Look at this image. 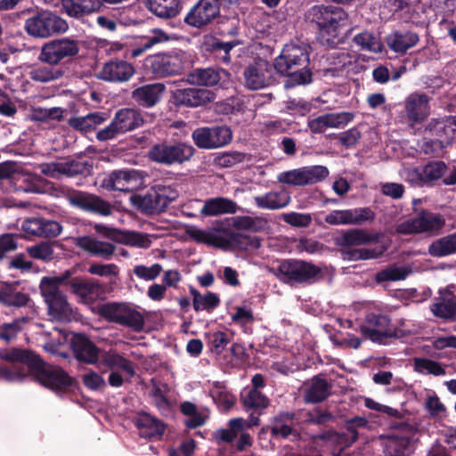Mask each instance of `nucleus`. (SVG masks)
Wrapping results in <instances>:
<instances>
[{
  "mask_svg": "<svg viewBox=\"0 0 456 456\" xmlns=\"http://www.w3.org/2000/svg\"><path fill=\"white\" fill-rule=\"evenodd\" d=\"M134 74V66L126 61L113 59L104 63L99 77L109 82H127Z\"/></svg>",
  "mask_w": 456,
  "mask_h": 456,
  "instance_id": "obj_25",
  "label": "nucleus"
},
{
  "mask_svg": "<svg viewBox=\"0 0 456 456\" xmlns=\"http://www.w3.org/2000/svg\"><path fill=\"white\" fill-rule=\"evenodd\" d=\"M0 359L12 363H20L24 368L14 370L0 367V377L13 381L28 376L46 388L55 392H65L73 384V379L61 367L47 363L39 354L27 348L12 347L0 353Z\"/></svg>",
  "mask_w": 456,
  "mask_h": 456,
  "instance_id": "obj_1",
  "label": "nucleus"
},
{
  "mask_svg": "<svg viewBox=\"0 0 456 456\" xmlns=\"http://www.w3.org/2000/svg\"><path fill=\"white\" fill-rule=\"evenodd\" d=\"M436 317L444 320H453L456 316V295L449 289H440L439 297L430 307Z\"/></svg>",
  "mask_w": 456,
  "mask_h": 456,
  "instance_id": "obj_31",
  "label": "nucleus"
},
{
  "mask_svg": "<svg viewBox=\"0 0 456 456\" xmlns=\"http://www.w3.org/2000/svg\"><path fill=\"white\" fill-rule=\"evenodd\" d=\"M201 243L214 246L224 250H256L261 247L262 240L241 232H235L230 229L206 232L201 230Z\"/></svg>",
  "mask_w": 456,
  "mask_h": 456,
  "instance_id": "obj_7",
  "label": "nucleus"
},
{
  "mask_svg": "<svg viewBox=\"0 0 456 456\" xmlns=\"http://www.w3.org/2000/svg\"><path fill=\"white\" fill-rule=\"evenodd\" d=\"M232 139V133L226 126L201 127V148L214 149L228 144Z\"/></svg>",
  "mask_w": 456,
  "mask_h": 456,
  "instance_id": "obj_30",
  "label": "nucleus"
},
{
  "mask_svg": "<svg viewBox=\"0 0 456 456\" xmlns=\"http://www.w3.org/2000/svg\"><path fill=\"white\" fill-rule=\"evenodd\" d=\"M310 50V46L305 44H286L280 55L274 59L279 74L286 77L285 88H294L313 82Z\"/></svg>",
  "mask_w": 456,
  "mask_h": 456,
  "instance_id": "obj_2",
  "label": "nucleus"
},
{
  "mask_svg": "<svg viewBox=\"0 0 456 456\" xmlns=\"http://www.w3.org/2000/svg\"><path fill=\"white\" fill-rule=\"evenodd\" d=\"M419 40V35L413 31L395 30L387 36L388 47L395 53L403 54L410 48L415 46Z\"/></svg>",
  "mask_w": 456,
  "mask_h": 456,
  "instance_id": "obj_35",
  "label": "nucleus"
},
{
  "mask_svg": "<svg viewBox=\"0 0 456 456\" xmlns=\"http://www.w3.org/2000/svg\"><path fill=\"white\" fill-rule=\"evenodd\" d=\"M426 132L446 145L451 144L456 135V115L431 119L426 127Z\"/></svg>",
  "mask_w": 456,
  "mask_h": 456,
  "instance_id": "obj_28",
  "label": "nucleus"
},
{
  "mask_svg": "<svg viewBox=\"0 0 456 456\" xmlns=\"http://www.w3.org/2000/svg\"><path fill=\"white\" fill-rule=\"evenodd\" d=\"M232 2V0H201V26L208 24L219 14L222 4Z\"/></svg>",
  "mask_w": 456,
  "mask_h": 456,
  "instance_id": "obj_54",
  "label": "nucleus"
},
{
  "mask_svg": "<svg viewBox=\"0 0 456 456\" xmlns=\"http://www.w3.org/2000/svg\"><path fill=\"white\" fill-rule=\"evenodd\" d=\"M361 138L362 133L356 126L340 133L338 136L340 144L346 149L354 147L359 142Z\"/></svg>",
  "mask_w": 456,
  "mask_h": 456,
  "instance_id": "obj_64",
  "label": "nucleus"
},
{
  "mask_svg": "<svg viewBox=\"0 0 456 456\" xmlns=\"http://www.w3.org/2000/svg\"><path fill=\"white\" fill-rule=\"evenodd\" d=\"M232 320L235 324L241 326L244 332H252V324L255 322V318L250 309L245 306L237 307L235 313L232 316Z\"/></svg>",
  "mask_w": 456,
  "mask_h": 456,
  "instance_id": "obj_59",
  "label": "nucleus"
},
{
  "mask_svg": "<svg viewBox=\"0 0 456 456\" xmlns=\"http://www.w3.org/2000/svg\"><path fill=\"white\" fill-rule=\"evenodd\" d=\"M413 369L418 373H424L426 371L435 376H443L446 373L440 362L428 358H414Z\"/></svg>",
  "mask_w": 456,
  "mask_h": 456,
  "instance_id": "obj_53",
  "label": "nucleus"
},
{
  "mask_svg": "<svg viewBox=\"0 0 456 456\" xmlns=\"http://www.w3.org/2000/svg\"><path fill=\"white\" fill-rule=\"evenodd\" d=\"M133 272L139 279L153 281L162 272V266L159 264H153L151 266L138 265L134 267Z\"/></svg>",
  "mask_w": 456,
  "mask_h": 456,
  "instance_id": "obj_62",
  "label": "nucleus"
},
{
  "mask_svg": "<svg viewBox=\"0 0 456 456\" xmlns=\"http://www.w3.org/2000/svg\"><path fill=\"white\" fill-rule=\"evenodd\" d=\"M151 12L163 19L175 17L180 12V0H146Z\"/></svg>",
  "mask_w": 456,
  "mask_h": 456,
  "instance_id": "obj_40",
  "label": "nucleus"
},
{
  "mask_svg": "<svg viewBox=\"0 0 456 456\" xmlns=\"http://www.w3.org/2000/svg\"><path fill=\"white\" fill-rule=\"evenodd\" d=\"M74 245L95 257L109 261L116 252V245L112 242L101 240L94 234L73 237Z\"/></svg>",
  "mask_w": 456,
  "mask_h": 456,
  "instance_id": "obj_20",
  "label": "nucleus"
},
{
  "mask_svg": "<svg viewBox=\"0 0 456 456\" xmlns=\"http://www.w3.org/2000/svg\"><path fill=\"white\" fill-rule=\"evenodd\" d=\"M180 411L189 419L184 420V425L188 428H196L200 427V412L195 403L185 401L180 404Z\"/></svg>",
  "mask_w": 456,
  "mask_h": 456,
  "instance_id": "obj_60",
  "label": "nucleus"
},
{
  "mask_svg": "<svg viewBox=\"0 0 456 456\" xmlns=\"http://www.w3.org/2000/svg\"><path fill=\"white\" fill-rule=\"evenodd\" d=\"M143 123L142 115L138 110L132 108L120 109L115 113L111 122L96 133V139L100 142L115 139L126 132L142 126Z\"/></svg>",
  "mask_w": 456,
  "mask_h": 456,
  "instance_id": "obj_12",
  "label": "nucleus"
},
{
  "mask_svg": "<svg viewBox=\"0 0 456 456\" xmlns=\"http://www.w3.org/2000/svg\"><path fill=\"white\" fill-rule=\"evenodd\" d=\"M144 66L155 78H165L182 74L184 61L180 51L173 50L148 56Z\"/></svg>",
  "mask_w": 456,
  "mask_h": 456,
  "instance_id": "obj_14",
  "label": "nucleus"
},
{
  "mask_svg": "<svg viewBox=\"0 0 456 456\" xmlns=\"http://www.w3.org/2000/svg\"><path fill=\"white\" fill-rule=\"evenodd\" d=\"M238 45L236 40L223 42L216 37L205 36L201 43V54L206 60L228 65L231 62L230 53Z\"/></svg>",
  "mask_w": 456,
  "mask_h": 456,
  "instance_id": "obj_19",
  "label": "nucleus"
},
{
  "mask_svg": "<svg viewBox=\"0 0 456 456\" xmlns=\"http://www.w3.org/2000/svg\"><path fill=\"white\" fill-rule=\"evenodd\" d=\"M205 340L209 352L216 356L220 355L230 343V336L224 331L205 333Z\"/></svg>",
  "mask_w": 456,
  "mask_h": 456,
  "instance_id": "obj_49",
  "label": "nucleus"
},
{
  "mask_svg": "<svg viewBox=\"0 0 456 456\" xmlns=\"http://www.w3.org/2000/svg\"><path fill=\"white\" fill-rule=\"evenodd\" d=\"M240 402L243 409L250 412L248 426H258L259 416L270 404L269 398L261 391H249L245 387L240 392Z\"/></svg>",
  "mask_w": 456,
  "mask_h": 456,
  "instance_id": "obj_24",
  "label": "nucleus"
},
{
  "mask_svg": "<svg viewBox=\"0 0 456 456\" xmlns=\"http://www.w3.org/2000/svg\"><path fill=\"white\" fill-rule=\"evenodd\" d=\"M305 20L314 24L326 44L332 48L341 42V29L346 27L348 14L339 7L334 5L315 4L305 12Z\"/></svg>",
  "mask_w": 456,
  "mask_h": 456,
  "instance_id": "obj_3",
  "label": "nucleus"
},
{
  "mask_svg": "<svg viewBox=\"0 0 456 456\" xmlns=\"http://www.w3.org/2000/svg\"><path fill=\"white\" fill-rule=\"evenodd\" d=\"M64 72L60 68L53 66H40L34 68L30 72V78L37 82L47 83L61 78Z\"/></svg>",
  "mask_w": 456,
  "mask_h": 456,
  "instance_id": "obj_52",
  "label": "nucleus"
},
{
  "mask_svg": "<svg viewBox=\"0 0 456 456\" xmlns=\"http://www.w3.org/2000/svg\"><path fill=\"white\" fill-rule=\"evenodd\" d=\"M279 74L275 62L257 57L243 70L245 86L250 90H259L279 83Z\"/></svg>",
  "mask_w": 456,
  "mask_h": 456,
  "instance_id": "obj_11",
  "label": "nucleus"
},
{
  "mask_svg": "<svg viewBox=\"0 0 456 456\" xmlns=\"http://www.w3.org/2000/svg\"><path fill=\"white\" fill-rule=\"evenodd\" d=\"M53 190L56 197L67 200L69 205L76 208L101 216H109L112 214L113 206L99 195L66 185L53 187Z\"/></svg>",
  "mask_w": 456,
  "mask_h": 456,
  "instance_id": "obj_8",
  "label": "nucleus"
},
{
  "mask_svg": "<svg viewBox=\"0 0 456 456\" xmlns=\"http://www.w3.org/2000/svg\"><path fill=\"white\" fill-rule=\"evenodd\" d=\"M61 9L70 18L81 20L101 11L99 0H61Z\"/></svg>",
  "mask_w": 456,
  "mask_h": 456,
  "instance_id": "obj_33",
  "label": "nucleus"
},
{
  "mask_svg": "<svg viewBox=\"0 0 456 456\" xmlns=\"http://www.w3.org/2000/svg\"><path fill=\"white\" fill-rule=\"evenodd\" d=\"M386 456H408L411 452V439L408 436L389 435L383 441Z\"/></svg>",
  "mask_w": 456,
  "mask_h": 456,
  "instance_id": "obj_38",
  "label": "nucleus"
},
{
  "mask_svg": "<svg viewBox=\"0 0 456 456\" xmlns=\"http://www.w3.org/2000/svg\"><path fill=\"white\" fill-rule=\"evenodd\" d=\"M240 208L231 199L217 197L205 200L201 215L207 216L235 214Z\"/></svg>",
  "mask_w": 456,
  "mask_h": 456,
  "instance_id": "obj_37",
  "label": "nucleus"
},
{
  "mask_svg": "<svg viewBox=\"0 0 456 456\" xmlns=\"http://www.w3.org/2000/svg\"><path fill=\"white\" fill-rule=\"evenodd\" d=\"M133 423L139 430L140 436L148 439H159L166 428L162 421L144 411L137 413L133 419Z\"/></svg>",
  "mask_w": 456,
  "mask_h": 456,
  "instance_id": "obj_29",
  "label": "nucleus"
},
{
  "mask_svg": "<svg viewBox=\"0 0 456 456\" xmlns=\"http://www.w3.org/2000/svg\"><path fill=\"white\" fill-rule=\"evenodd\" d=\"M195 150L184 142L170 143L163 142L151 146L148 158L153 162L171 166L180 164L191 159Z\"/></svg>",
  "mask_w": 456,
  "mask_h": 456,
  "instance_id": "obj_15",
  "label": "nucleus"
},
{
  "mask_svg": "<svg viewBox=\"0 0 456 456\" xmlns=\"http://www.w3.org/2000/svg\"><path fill=\"white\" fill-rule=\"evenodd\" d=\"M246 154L240 151H224L215 155L214 164L223 167H232L245 160Z\"/></svg>",
  "mask_w": 456,
  "mask_h": 456,
  "instance_id": "obj_57",
  "label": "nucleus"
},
{
  "mask_svg": "<svg viewBox=\"0 0 456 456\" xmlns=\"http://www.w3.org/2000/svg\"><path fill=\"white\" fill-rule=\"evenodd\" d=\"M409 273L405 267H398L394 265L378 272L375 279L378 283L402 281L406 279Z\"/></svg>",
  "mask_w": 456,
  "mask_h": 456,
  "instance_id": "obj_55",
  "label": "nucleus"
},
{
  "mask_svg": "<svg viewBox=\"0 0 456 456\" xmlns=\"http://www.w3.org/2000/svg\"><path fill=\"white\" fill-rule=\"evenodd\" d=\"M69 277V272H63L59 276H45L40 281V292L47 305L48 313L58 321H69L72 315V308L67 297L60 290L61 286L66 287Z\"/></svg>",
  "mask_w": 456,
  "mask_h": 456,
  "instance_id": "obj_4",
  "label": "nucleus"
},
{
  "mask_svg": "<svg viewBox=\"0 0 456 456\" xmlns=\"http://www.w3.org/2000/svg\"><path fill=\"white\" fill-rule=\"evenodd\" d=\"M70 273V277L67 280L66 287H69L70 292L79 297L83 302L92 303L99 297L102 288L99 281L92 278H84L75 276V270H66Z\"/></svg>",
  "mask_w": 456,
  "mask_h": 456,
  "instance_id": "obj_21",
  "label": "nucleus"
},
{
  "mask_svg": "<svg viewBox=\"0 0 456 456\" xmlns=\"http://www.w3.org/2000/svg\"><path fill=\"white\" fill-rule=\"evenodd\" d=\"M178 195V191L173 186L157 183L144 193H132L129 200L140 213L153 216L165 212Z\"/></svg>",
  "mask_w": 456,
  "mask_h": 456,
  "instance_id": "obj_5",
  "label": "nucleus"
},
{
  "mask_svg": "<svg viewBox=\"0 0 456 456\" xmlns=\"http://www.w3.org/2000/svg\"><path fill=\"white\" fill-rule=\"evenodd\" d=\"M445 225V219L436 213L421 209L416 216L396 224L395 232L402 235L428 233L438 235Z\"/></svg>",
  "mask_w": 456,
  "mask_h": 456,
  "instance_id": "obj_13",
  "label": "nucleus"
},
{
  "mask_svg": "<svg viewBox=\"0 0 456 456\" xmlns=\"http://www.w3.org/2000/svg\"><path fill=\"white\" fill-rule=\"evenodd\" d=\"M424 177L427 183L431 184L433 182L439 180L447 170V166L444 161H429L422 167Z\"/></svg>",
  "mask_w": 456,
  "mask_h": 456,
  "instance_id": "obj_58",
  "label": "nucleus"
},
{
  "mask_svg": "<svg viewBox=\"0 0 456 456\" xmlns=\"http://www.w3.org/2000/svg\"><path fill=\"white\" fill-rule=\"evenodd\" d=\"M329 127L339 128L346 126L352 122L354 115L349 111H342L338 113H325L323 114Z\"/></svg>",
  "mask_w": 456,
  "mask_h": 456,
  "instance_id": "obj_61",
  "label": "nucleus"
},
{
  "mask_svg": "<svg viewBox=\"0 0 456 456\" xmlns=\"http://www.w3.org/2000/svg\"><path fill=\"white\" fill-rule=\"evenodd\" d=\"M101 363L112 370L115 369L121 370L127 373L130 378L135 375L133 362L115 350L104 352L101 357Z\"/></svg>",
  "mask_w": 456,
  "mask_h": 456,
  "instance_id": "obj_41",
  "label": "nucleus"
},
{
  "mask_svg": "<svg viewBox=\"0 0 456 456\" xmlns=\"http://www.w3.org/2000/svg\"><path fill=\"white\" fill-rule=\"evenodd\" d=\"M322 273L321 267L299 259L282 260L277 267V276L287 284H312Z\"/></svg>",
  "mask_w": 456,
  "mask_h": 456,
  "instance_id": "obj_10",
  "label": "nucleus"
},
{
  "mask_svg": "<svg viewBox=\"0 0 456 456\" xmlns=\"http://www.w3.org/2000/svg\"><path fill=\"white\" fill-rule=\"evenodd\" d=\"M85 169V164L79 161L70 160L47 164L46 168L43 169V173L53 177L55 176L56 174H61L72 177L77 175L83 174Z\"/></svg>",
  "mask_w": 456,
  "mask_h": 456,
  "instance_id": "obj_44",
  "label": "nucleus"
},
{
  "mask_svg": "<svg viewBox=\"0 0 456 456\" xmlns=\"http://www.w3.org/2000/svg\"><path fill=\"white\" fill-rule=\"evenodd\" d=\"M26 322L25 318H16L11 322L0 324V340L7 343L15 339L18 334L22 330V324Z\"/></svg>",
  "mask_w": 456,
  "mask_h": 456,
  "instance_id": "obj_56",
  "label": "nucleus"
},
{
  "mask_svg": "<svg viewBox=\"0 0 456 456\" xmlns=\"http://www.w3.org/2000/svg\"><path fill=\"white\" fill-rule=\"evenodd\" d=\"M428 254L433 257H444L456 254V232L430 243Z\"/></svg>",
  "mask_w": 456,
  "mask_h": 456,
  "instance_id": "obj_43",
  "label": "nucleus"
},
{
  "mask_svg": "<svg viewBox=\"0 0 456 456\" xmlns=\"http://www.w3.org/2000/svg\"><path fill=\"white\" fill-rule=\"evenodd\" d=\"M28 254L35 259L51 261L53 258V249L50 243L42 242L28 248Z\"/></svg>",
  "mask_w": 456,
  "mask_h": 456,
  "instance_id": "obj_63",
  "label": "nucleus"
},
{
  "mask_svg": "<svg viewBox=\"0 0 456 456\" xmlns=\"http://www.w3.org/2000/svg\"><path fill=\"white\" fill-rule=\"evenodd\" d=\"M255 203L260 208L281 209L289 205V195L284 191H269L262 196L255 197Z\"/></svg>",
  "mask_w": 456,
  "mask_h": 456,
  "instance_id": "obj_42",
  "label": "nucleus"
},
{
  "mask_svg": "<svg viewBox=\"0 0 456 456\" xmlns=\"http://www.w3.org/2000/svg\"><path fill=\"white\" fill-rule=\"evenodd\" d=\"M79 52V42L71 37L53 39L42 45L38 59L49 65L55 66L68 58L76 56Z\"/></svg>",
  "mask_w": 456,
  "mask_h": 456,
  "instance_id": "obj_16",
  "label": "nucleus"
},
{
  "mask_svg": "<svg viewBox=\"0 0 456 456\" xmlns=\"http://www.w3.org/2000/svg\"><path fill=\"white\" fill-rule=\"evenodd\" d=\"M209 396L212 398L217 407L224 411H228L235 403V396L229 393L225 387L216 385L209 391Z\"/></svg>",
  "mask_w": 456,
  "mask_h": 456,
  "instance_id": "obj_50",
  "label": "nucleus"
},
{
  "mask_svg": "<svg viewBox=\"0 0 456 456\" xmlns=\"http://www.w3.org/2000/svg\"><path fill=\"white\" fill-rule=\"evenodd\" d=\"M168 39L169 37L165 32L160 29H154L151 36L142 37L140 45L132 48L131 56L136 58L153 45L167 42Z\"/></svg>",
  "mask_w": 456,
  "mask_h": 456,
  "instance_id": "obj_48",
  "label": "nucleus"
},
{
  "mask_svg": "<svg viewBox=\"0 0 456 456\" xmlns=\"http://www.w3.org/2000/svg\"><path fill=\"white\" fill-rule=\"evenodd\" d=\"M330 172L325 166H307L282 172L279 175L280 183L292 186H305L323 181Z\"/></svg>",
  "mask_w": 456,
  "mask_h": 456,
  "instance_id": "obj_17",
  "label": "nucleus"
},
{
  "mask_svg": "<svg viewBox=\"0 0 456 456\" xmlns=\"http://www.w3.org/2000/svg\"><path fill=\"white\" fill-rule=\"evenodd\" d=\"M30 300L28 294L19 289L18 282L0 283V303L4 305L22 307Z\"/></svg>",
  "mask_w": 456,
  "mask_h": 456,
  "instance_id": "obj_34",
  "label": "nucleus"
},
{
  "mask_svg": "<svg viewBox=\"0 0 456 456\" xmlns=\"http://www.w3.org/2000/svg\"><path fill=\"white\" fill-rule=\"evenodd\" d=\"M97 314L105 321L128 328L134 332L144 330V316L137 306L126 302H108L97 307Z\"/></svg>",
  "mask_w": 456,
  "mask_h": 456,
  "instance_id": "obj_9",
  "label": "nucleus"
},
{
  "mask_svg": "<svg viewBox=\"0 0 456 456\" xmlns=\"http://www.w3.org/2000/svg\"><path fill=\"white\" fill-rule=\"evenodd\" d=\"M172 100L176 106L198 107L200 89L195 87L176 89L172 93Z\"/></svg>",
  "mask_w": 456,
  "mask_h": 456,
  "instance_id": "obj_46",
  "label": "nucleus"
},
{
  "mask_svg": "<svg viewBox=\"0 0 456 456\" xmlns=\"http://www.w3.org/2000/svg\"><path fill=\"white\" fill-rule=\"evenodd\" d=\"M429 114V97L424 93H413L406 97L401 112L402 122L411 127L421 124Z\"/></svg>",
  "mask_w": 456,
  "mask_h": 456,
  "instance_id": "obj_18",
  "label": "nucleus"
},
{
  "mask_svg": "<svg viewBox=\"0 0 456 456\" xmlns=\"http://www.w3.org/2000/svg\"><path fill=\"white\" fill-rule=\"evenodd\" d=\"M70 349L80 363L96 364L100 359L99 348L86 334L76 333L70 339Z\"/></svg>",
  "mask_w": 456,
  "mask_h": 456,
  "instance_id": "obj_22",
  "label": "nucleus"
},
{
  "mask_svg": "<svg viewBox=\"0 0 456 456\" xmlns=\"http://www.w3.org/2000/svg\"><path fill=\"white\" fill-rule=\"evenodd\" d=\"M165 88L162 83L143 85L132 92V99L142 107L151 108L160 101Z\"/></svg>",
  "mask_w": 456,
  "mask_h": 456,
  "instance_id": "obj_32",
  "label": "nucleus"
},
{
  "mask_svg": "<svg viewBox=\"0 0 456 456\" xmlns=\"http://www.w3.org/2000/svg\"><path fill=\"white\" fill-rule=\"evenodd\" d=\"M346 429L348 434H340L333 430H330L328 432L322 433L320 436L321 439H332L337 441L338 443H344L346 445H351L358 439V432L356 430L355 425L350 423V420L347 419L346 421Z\"/></svg>",
  "mask_w": 456,
  "mask_h": 456,
  "instance_id": "obj_51",
  "label": "nucleus"
},
{
  "mask_svg": "<svg viewBox=\"0 0 456 456\" xmlns=\"http://www.w3.org/2000/svg\"><path fill=\"white\" fill-rule=\"evenodd\" d=\"M141 180V175L136 170H115L104 179L103 186L108 190L132 191Z\"/></svg>",
  "mask_w": 456,
  "mask_h": 456,
  "instance_id": "obj_27",
  "label": "nucleus"
},
{
  "mask_svg": "<svg viewBox=\"0 0 456 456\" xmlns=\"http://www.w3.org/2000/svg\"><path fill=\"white\" fill-rule=\"evenodd\" d=\"M267 224V220L263 216H237L232 217V227L237 231L261 232L266 229Z\"/></svg>",
  "mask_w": 456,
  "mask_h": 456,
  "instance_id": "obj_45",
  "label": "nucleus"
},
{
  "mask_svg": "<svg viewBox=\"0 0 456 456\" xmlns=\"http://www.w3.org/2000/svg\"><path fill=\"white\" fill-rule=\"evenodd\" d=\"M371 240V235L362 229H351L337 238V244L340 247H352L366 244Z\"/></svg>",
  "mask_w": 456,
  "mask_h": 456,
  "instance_id": "obj_47",
  "label": "nucleus"
},
{
  "mask_svg": "<svg viewBox=\"0 0 456 456\" xmlns=\"http://www.w3.org/2000/svg\"><path fill=\"white\" fill-rule=\"evenodd\" d=\"M297 422V415L294 411H281L277 412L271 421V436L275 439H286L291 435L297 436L298 433L294 428Z\"/></svg>",
  "mask_w": 456,
  "mask_h": 456,
  "instance_id": "obj_26",
  "label": "nucleus"
},
{
  "mask_svg": "<svg viewBox=\"0 0 456 456\" xmlns=\"http://www.w3.org/2000/svg\"><path fill=\"white\" fill-rule=\"evenodd\" d=\"M106 119V113L92 112L83 117L70 118L68 123L75 130L86 134L94 130L97 126L102 124Z\"/></svg>",
  "mask_w": 456,
  "mask_h": 456,
  "instance_id": "obj_39",
  "label": "nucleus"
},
{
  "mask_svg": "<svg viewBox=\"0 0 456 456\" xmlns=\"http://www.w3.org/2000/svg\"><path fill=\"white\" fill-rule=\"evenodd\" d=\"M332 385L320 376H314L311 384L305 389L304 400L308 403H318L325 401L331 394Z\"/></svg>",
  "mask_w": 456,
  "mask_h": 456,
  "instance_id": "obj_36",
  "label": "nucleus"
},
{
  "mask_svg": "<svg viewBox=\"0 0 456 456\" xmlns=\"http://www.w3.org/2000/svg\"><path fill=\"white\" fill-rule=\"evenodd\" d=\"M29 16L25 20V31L35 38H47L52 36L65 33L69 24L56 12L49 10L35 11L28 8L22 12Z\"/></svg>",
  "mask_w": 456,
  "mask_h": 456,
  "instance_id": "obj_6",
  "label": "nucleus"
},
{
  "mask_svg": "<svg viewBox=\"0 0 456 456\" xmlns=\"http://www.w3.org/2000/svg\"><path fill=\"white\" fill-rule=\"evenodd\" d=\"M367 323L361 325L360 332L372 342L382 343L385 338H393L396 335L387 330L390 319L384 314H369L365 318Z\"/></svg>",
  "mask_w": 456,
  "mask_h": 456,
  "instance_id": "obj_23",
  "label": "nucleus"
}]
</instances>
